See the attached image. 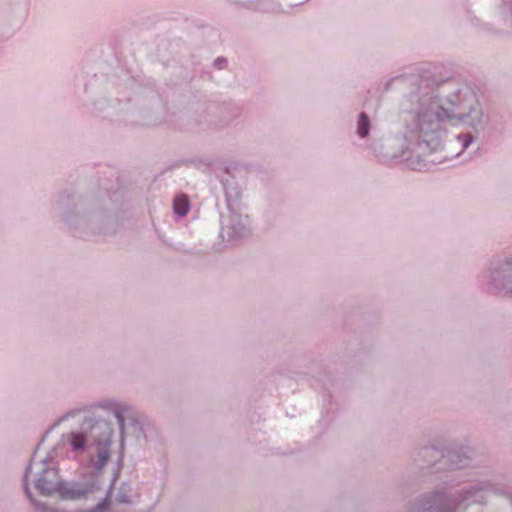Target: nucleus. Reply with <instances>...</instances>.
<instances>
[{
	"label": "nucleus",
	"instance_id": "nucleus-1",
	"mask_svg": "<svg viewBox=\"0 0 512 512\" xmlns=\"http://www.w3.org/2000/svg\"><path fill=\"white\" fill-rule=\"evenodd\" d=\"M441 83L438 77L429 73L420 76L418 89L409 95L404 112L406 135L389 137L386 156L391 159L403 157L408 151L407 137L424 155L445 149V158L458 156L469 147L474 136L460 133L444 147L443 138L448 126L463 125L476 133L484 130L489 116L476 92L462 84L446 90L440 88Z\"/></svg>",
	"mask_w": 512,
	"mask_h": 512
},
{
	"label": "nucleus",
	"instance_id": "nucleus-11",
	"mask_svg": "<svg viewBox=\"0 0 512 512\" xmlns=\"http://www.w3.org/2000/svg\"><path fill=\"white\" fill-rule=\"evenodd\" d=\"M98 457H99L100 467H103L106 464V462L108 461V459H109V452H108V450L101 451L99 453Z\"/></svg>",
	"mask_w": 512,
	"mask_h": 512
},
{
	"label": "nucleus",
	"instance_id": "nucleus-12",
	"mask_svg": "<svg viewBox=\"0 0 512 512\" xmlns=\"http://www.w3.org/2000/svg\"><path fill=\"white\" fill-rule=\"evenodd\" d=\"M225 63H226V60H225V59H217V60H216V62H215V64H216L219 68H221V67H222V65H223V64H225Z\"/></svg>",
	"mask_w": 512,
	"mask_h": 512
},
{
	"label": "nucleus",
	"instance_id": "nucleus-4",
	"mask_svg": "<svg viewBox=\"0 0 512 512\" xmlns=\"http://www.w3.org/2000/svg\"><path fill=\"white\" fill-rule=\"evenodd\" d=\"M36 489L43 495H52L59 489V478L57 470L47 468L43 474L36 480Z\"/></svg>",
	"mask_w": 512,
	"mask_h": 512
},
{
	"label": "nucleus",
	"instance_id": "nucleus-14",
	"mask_svg": "<svg viewBox=\"0 0 512 512\" xmlns=\"http://www.w3.org/2000/svg\"><path fill=\"white\" fill-rule=\"evenodd\" d=\"M117 417H118L119 424L121 425V427H123L124 426L123 418L121 417V415H117Z\"/></svg>",
	"mask_w": 512,
	"mask_h": 512
},
{
	"label": "nucleus",
	"instance_id": "nucleus-17",
	"mask_svg": "<svg viewBox=\"0 0 512 512\" xmlns=\"http://www.w3.org/2000/svg\"><path fill=\"white\" fill-rule=\"evenodd\" d=\"M25 491L29 495V489H28L27 485L25 486Z\"/></svg>",
	"mask_w": 512,
	"mask_h": 512
},
{
	"label": "nucleus",
	"instance_id": "nucleus-10",
	"mask_svg": "<svg viewBox=\"0 0 512 512\" xmlns=\"http://www.w3.org/2000/svg\"><path fill=\"white\" fill-rule=\"evenodd\" d=\"M369 121L364 113L359 115L357 132L360 137H365L368 134Z\"/></svg>",
	"mask_w": 512,
	"mask_h": 512
},
{
	"label": "nucleus",
	"instance_id": "nucleus-2",
	"mask_svg": "<svg viewBox=\"0 0 512 512\" xmlns=\"http://www.w3.org/2000/svg\"><path fill=\"white\" fill-rule=\"evenodd\" d=\"M487 285L512 299V254L493 257L485 270Z\"/></svg>",
	"mask_w": 512,
	"mask_h": 512
},
{
	"label": "nucleus",
	"instance_id": "nucleus-7",
	"mask_svg": "<svg viewBox=\"0 0 512 512\" xmlns=\"http://www.w3.org/2000/svg\"><path fill=\"white\" fill-rule=\"evenodd\" d=\"M189 201L186 195H178L174 199L173 208L175 213L184 216L189 211Z\"/></svg>",
	"mask_w": 512,
	"mask_h": 512
},
{
	"label": "nucleus",
	"instance_id": "nucleus-13",
	"mask_svg": "<svg viewBox=\"0 0 512 512\" xmlns=\"http://www.w3.org/2000/svg\"><path fill=\"white\" fill-rule=\"evenodd\" d=\"M430 452H432V449L431 448H423L420 453L423 454V455H428Z\"/></svg>",
	"mask_w": 512,
	"mask_h": 512
},
{
	"label": "nucleus",
	"instance_id": "nucleus-16",
	"mask_svg": "<svg viewBox=\"0 0 512 512\" xmlns=\"http://www.w3.org/2000/svg\"><path fill=\"white\" fill-rule=\"evenodd\" d=\"M413 169L418 168L419 164L410 163L409 164Z\"/></svg>",
	"mask_w": 512,
	"mask_h": 512
},
{
	"label": "nucleus",
	"instance_id": "nucleus-15",
	"mask_svg": "<svg viewBox=\"0 0 512 512\" xmlns=\"http://www.w3.org/2000/svg\"><path fill=\"white\" fill-rule=\"evenodd\" d=\"M31 469H32V465L29 467L28 471H27V472H26V474H25L26 480H27V479H28V477H29V472L31 471Z\"/></svg>",
	"mask_w": 512,
	"mask_h": 512
},
{
	"label": "nucleus",
	"instance_id": "nucleus-3",
	"mask_svg": "<svg viewBox=\"0 0 512 512\" xmlns=\"http://www.w3.org/2000/svg\"><path fill=\"white\" fill-rule=\"evenodd\" d=\"M472 449L469 446L453 444L447 451L445 458L450 467L454 469L467 466L471 460Z\"/></svg>",
	"mask_w": 512,
	"mask_h": 512
},
{
	"label": "nucleus",
	"instance_id": "nucleus-9",
	"mask_svg": "<svg viewBox=\"0 0 512 512\" xmlns=\"http://www.w3.org/2000/svg\"><path fill=\"white\" fill-rule=\"evenodd\" d=\"M69 443L74 450L83 449L85 446V437L81 433H71L69 436Z\"/></svg>",
	"mask_w": 512,
	"mask_h": 512
},
{
	"label": "nucleus",
	"instance_id": "nucleus-5",
	"mask_svg": "<svg viewBox=\"0 0 512 512\" xmlns=\"http://www.w3.org/2000/svg\"><path fill=\"white\" fill-rule=\"evenodd\" d=\"M445 500V494L440 491L425 494L419 500L417 512H443Z\"/></svg>",
	"mask_w": 512,
	"mask_h": 512
},
{
	"label": "nucleus",
	"instance_id": "nucleus-6",
	"mask_svg": "<svg viewBox=\"0 0 512 512\" xmlns=\"http://www.w3.org/2000/svg\"><path fill=\"white\" fill-rule=\"evenodd\" d=\"M490 17L512 28V0H498L490 11Z\"/></svg>",
	"mask_w": 512,
	"mask_h": 512
},
{
	"label": "nucleus",
	"instance_id": "nucleus-8",
	"mask_svg": "<svg viewBox=\"0 0 512 512\" xmlns=\"http://www.w3.org/2000/svg\"><path fill=\"white\" fill-rule=\"evenodd\" d=\"M480 490L481 488L476 486H469L467 488H464L462 490V493L457 498H455V501L459 503L468 501L469 499L474 497L476 493L479 492Z\"/></svg>",
	"mask_w": 512,
	"mask_h": 512
}]
</instances>
